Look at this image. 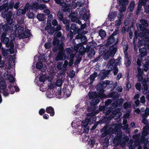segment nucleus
I'll return each instance as SVG.
<instances>
[{"mask_svg": "<svg viewBox=\"0 0 149 149\" xmlns=\"http://www.w3.org/2000/svg\"><path fill=\"white\" fill-rule=\"evenodd\" d=\"M121 124H115L112 125H110L108 127V125H106L101 130V132H103L100 136L103 138L110 133H117V136L115 137L113 141V142L116 145L120 144L122 147L125 146L126 142L128 140V137L125 136V134L122 135V132L121 131L120 128L122 127Z\"/></svg>", "mask_w": 149, "mask_h": 149, "instance_id": "f257e3e1", "label": "nucleus"}, {"mask_svg": "<svg viewBox=\"0 0 149 149\" xmlns=\"http://www.w3.org/2000/svg\"><path fill=\"white\" fill-rule=\"evenodd\" d=\"M123 102V100L122 99H120L117 101L114 102L111 105L110 109L107 108L104 111V112L105 113L106 115H107L110 114L108 118V120H110L113 118H115V119H116L122 116V113L120 112L121 110L120 109H116L113 111L112 112L111 111H112L111 109L122 105Z\"/></svg>", "mask_w": 149, "mask_h": 149, "instance_id": "f03ea898", "label": "nucleus"}, {"mask_svg": "<svg viewBox=\"0 0 149 149\" xmlns=\"http://www.w3.org/2000/svg\"><path fill=\"white\" fill-rule=\"evenodd\" d=\"M100 87H102V85L99 83L98 84L96 88L97 91L100 90V93L98 92L97 94L96 92H94L89 94V97L91 99L90 102V104L91 105H94L98 103L100 101L99 99L104 97V91L102 89H100Z\"/></svg>", "mask_w": 149, "mask_h": 149, "instance_id": "7ed1b4c3", "label": "nucleus"}, {"mask_svg": "<svg viewBox=\"0 0 149 149\" xmlns=\"http://www.w3.org/2000/svg\"><path fill=\"white\" fill-rule=\"evenodd\" d=\"M146 40L147 41L149 40V42L145 41H143L142 40H140L138 42L139 45L138 47H139L141 45H145V47L140 48L139 49V51L140 53L139 56H137V65L139 66L141 65V61L142 60V57H143L147 55V52L146 50L147 49H149V37L147 38L146 39Z\"/></svg>", "mask_w": 149, "mask_h": 149, "instance_id": "20e7f679", "label": "nucleus"}, {"mask_svg": "<svg viewBox=\"0 0 149 149\" xmlns=\"http://www.w3.org/2000/svg\"><path fill=\"white\" fill-rule=\"evenodd\" d=\"M1 40V41L3 42V43L6 44L7 47L10 48L6 51L4 48H1V52L4 56L6 57L7 56H9L10 54L14 53V45L13 42H9V39L8 37L6 38Z\"/></svg>", "mask_w": 149, "mask_h": 149, "instance_id": "39448f33", "label": "nucleus"}, {"mask_svg": "<svg viewBox=\"0 0 149 149\" xmlns=\"http://www.w3.org/2000/svg\"><path fill=\"white\" fill-rule=\"evenodd\" d=\"M121 59V57L119 56L116 60H114L113 59L110 60L107 64L108 70L110 71L113 70L114 74L116 75L118 71V69L116 67V66L117 65L120 64V61Z\"/></svg>", "mask_w": 149, "mask_h": 149, "instance_id": "423d86ee", "label": "nucleus"}, {"mask_svg": "<svg viewBox=\"0 0 149 149\" xmlns=\"http://www.w3.org/2000/svg\"><path fill=\"white\" fill-rule=\"evenodd\" d=\"M140 136V135L139 134H137L133 136V137L135 139L134 143L132 139L129 141L128 144L129 149H142L141 140L139 139Z\"/></svg>", "mask_w": 149, "mask_h": 149, "instance_id": "0eeeda50", "label": "nucleus"}, {"mask_svg": "<svg viewBox=\"0 0 149 149\" xmlns=\"http://www.w3.org/2000/svg\"><path fill=\"white\" fill-rule=\"evenodd\" d=\"M20 24L18 23L16 24L14 22L11 23H8V24H4L3 25L2 29L3 31L7 33L12 32L13 31L17 32L18 30V27H19Z\"/></svg>", "mask_w": 149, "mask_h": 149, "instance_id": "6e6552de", "label": "nucleus"}, {"mask_svg": "<svg viewBox=\"0 0 149 149\" xmlns=\"http://www.w3.org/2000/svg\"><path fill=\"white\" fill-rule=\"evenodd\" d=\"M149 131V126H146L143 128L142 132V136H141V141L142 144L143 143V149H149V141H148L147 139H145L144 137L147 135L148 134Z\"/></svg>", "mask_w": 149, "mask_h": 149, "instance_id": "1a4fd4ad", "label": "nucleus"}, {"mask_svg": "<svg viewBox=\"0 0 149 149\" xmlns=\"http://www.w3.org/2000/svg\"><path fill=\"white\" fill-rule=\"evenodd\" d=\"M141 30L143 31L145 33L141 32L138 33V32L137 31H135V36L134 39L136 38L137 39L139 37L142 39L143 41H146V42H149V40H146V39L149 37L147 36V35H149V29H147L145 27L142 28H141Z\"/></svg>", "mask_w": 149, "mask_h": 149, "instance_id": "9d476101", "label": "nucleus"}, {"mask_svg": "<svg viewBox=\"0 0 149 149\" xmlns=\"http://www.w3.org/2000/svg\"><path fill=\"white\" fill-rule=\"evenodd\" d=\"M18 28L17 33L19 36H21L23 38H26L30 37L31 34L29 30H26L23 32L24 26L22 25V24H20Z\"/></svg>", "mask_w": 149, "mask_h": 149, "instance_id": "9b49d317", "label": "nucleus"}, {"mask_svg": "<svg viewBox=\"0 0 149 149\" xmlns=\"http://www.w3.org/2000/svg\"><path fill=\"white\" fill-rule=\"evenodd\" d=\"M116 50L117 46L116 45H112L110 46L107 52L104 55V59L107 60L109 56L113 57L116 52Z\"/></svg>", "mask_w": 149, "mask_h": 149, "instance_id": "f8f14e48", "label": "nucleus"}, {"mask_svg": "<svg viewBox=\"0 0 149 149\" xmlns=\"http://www.w3.org/2000/svg\"><path fill=\"white\" fill-rule=\"evenodd\" d=\"M74 49H73V52L74 49L76 51H77L81 55H82L86 52L88 51L87 47H86V49L83 46V44L82 43H79L77 45H75L74 47Z\"/></svg>", "mask_w": 149, "mask_h": 149, "instance_id": "ddd939ff", "label": "nucleus"}, {"mask_svg": "<svg viewBox=\"0 0 149 149\" xmlns=\"http://www.w3.org/2000/svg\"><path fill=\"white\" fill-rule=\"evenodd\" d=\"M6 11H3L1 14V16L4 18L6 19L8 23H11L13 22V19L11 18L13 15L12 12L10 11L7 12Z\"/></svg>", "mask_w": 149, "mask_h": 149, "instance_id": "4468645a", "label": "nucleus"}, {"mask_svg": "<svg viewBox=\"0 0 149 149\" xmlns=\"http://www.w3.org/2000/svg\"><path fill=\"white\" fill-rule=\"evenodd\" d=\"M73 49L72 48H68L66 49V53L68 55H70V62L69 63V65L71 66L73 64L74 58L75 57L74 54L73 53Z\"/></svg>", "mask_w": 149, "mask_h": 149, "instance_id": "2eb2a0df", "label": "nucleus"}, {"mask_svg": "<svg viewBox=\"0 0 149 149\" xmlns=\"http://www.w3.org/2000/svg\"><path fill=\"white\" fill-rule=\"evenodd\" d=\"M59 40L55 37L54 38L53 41V45L54 46L53 49V50L56 51L57 49H59L63 48V44H59Z\"/></svg>", "mask_w": 149, "mask_h": 149, "instance_id": "dca6fc26", "label": "nucleus"}, {"mask_svg": "<svg viewBox=\"0 0 149 149\" xmlns=\"http://www.w3.org/2000/svg\"><path fill=\"white\" fill-rule=\"evenodd\" d=\"M35 3H34L31 4H30L29 3H26L24 8L26 11L27 12H29L36 11V8L35 6Z\"/></svg>", "mask_w": 149, "mask_h": 149, "instance_id": "f3484780", "label": "nucleus"}, {"mask_svg": "<svg viewBox=\"0 0 149 149\" xmlns=\"http://www.w3.org/2000/svg\"><path fill=\"white\" fill-rule=\"evenodd\" d=\"M59 49L60 51L57 55L56 58V60L57 61L59 60H64L66 57V54L63 52V48Z\"/></svg>", "mask_w": 149, "mask_h": 149, "instance_id": "a211bd4d", "label": "nucleus"}, {"mask_svg": "<svg viewBox=\"0 0 149 149\" xmlns=\"http://www.w3.org/2000/svg\"><path fill=\"white\" fill-rule=\"evenodd\" d=\"M116 42L113 36H110L107 39V43L106 44V46H109L114 42H115L114 44H116L118 42V39H116Z\"/></svg>", "mask_w": 149, "mask_h": 149, "instance_id": "6ab92c4d", "label": "nucleus"}, {"mask_svg": "<svg viewBox=\"0 0 149 149\" xmlns=\"http://www.w3.org/2000/svg\"><path fill=\"white\" fill-rule=\"evenodd\" d=\"M76 39H80L81 40L83 44H86V42L87 41L86 37L84 36L82 34H78L75 37Z\"/></svg>", "mask_w": 149, "mask_h": 149, "instance_id": "aec40b11", "label": "nucleus"}, {"mask_svg": "<svg viewBox=\"0 0 149 149\" xmlns=\"http://www.w3.org/2000/svg\"><path fill=\"white\" fill-rule=\"evenodd\" d=\"M103 84H104L109 85L113 89H114L117 85V83L116 82L113 83L112 81L106 80L103 82Z\"/></svg>", "mask_w": 149, "mask_h": 149, "instance_id": "412c9836", "label": "nucleus"}, {"mask_svg": "<svg viewBox=\"0 0 149 149\" xmlns=\"http://www.w3.org/2000/svg\"><path fill=\"white\" fill-rule=\"evenodd\" d=\"M63 92L64 95H66L67 97H69L70 95L72 90L70 87H68L67 86V88L65 87V88H64L63 89Z\"/></svg>", "mask_w": 149, "mask_h": 149, "instance_id": "4be33fe9", "label": "nucleus"}, {"mask_svg": "<svg viewBox=\"0 0 149 149\" xmlns=\"http://www.w3.org/2000/svg\"><path fill=\"white\" fill-rule=\"evenodd\" d=\"M61 5L62 6L61 9L64 12L68 11L69 13L71 12V9L70 8L69 6L65 3H62Z\"/></svg>", "mask_w": 149, "mask_h": 149, "instance_id": "5701e85b", "label": "nucleus"}, {"mask_svg": "<svg viewBox=\"0 0 149 149\" xmlns=\"http://www.w3.org/2000/svg\"><path fill=\"white\" fill-rule=\"evenodd\" d=\"M63 83V81L62 80L60 79H58L56 82V86L59 87L58 88V90L57 92V93L58 95H60L61 93V88H59V87L62 85Z\"/></svg>", "mask_w": 149, "mask_h": 149, "instance_id": "b1692460", "label": "nucleus"}, {"mask_svg": "<svg viewBox=\"0 0 149 149\" xmlns=\"http://www.w3.org/2000/svg\"><path fill=\"white\" fill-rule=\"evenodd\" d=\"M117 15V12L114 11L110 13L108 15V19L110 21H113Z\"/></svg>", "mask_w": 149, "mask_h": 149, "instance_id": "393cba45", "label": "nucleus"}, {"mask_svg": "<svg viewBox=\"0 0 149 149\" xmlns=\"http://www.w3.org/2000/svg\"><path fill=\"white\" fill-rule=\"evenodd\" d=\"M36 66L37 69H41L42 68L41 70L42 72L45 71L46 69V65H43L41 62H38L36 63Z\"/></svg>", "mask_w": 149, "mask_h": 149, "instance_id": "a878e982", "label": "nucleus"}, {"mask_svg": "<svg viewBox=\"0 0 149 149\" xmlns=\"http://www.w3.org/2000/svg\"><path fill=\"white\" fill-rule=\"evenodd\" d=\"M138 73L137 75V77L139 80V81H141L143 80V78L142 77V75L143 74V71L141 70V69L138 67Z\"/></svg>", "mask_w": 149, "mask_h": 149, "instance_id": "bb28decb", "label": "nucleus"}, {"mask_svg": "<svg viewBox=\"0 0 149 149\" xmlns=\"http://www.w3.org/2000/svg\"><path fill=\"white\" fill-rule=\"evenodd\" d=\"M93 113H90L88 114V118L90 120V122L91 124L94 123L96 120V117L95 116H92Z\"/></svg>", "mask_w": 149, "mask_h": 149, "instance_id": "cd10ccee", "label": "nucleus"}, {"mask_svg": "<svg viewBox=\"0 0 149 149\" xmlns=\"http://www.w3.org/2000/svg\"><path fill=\"white\" fill-rule=\"evenodd\" d=\"M46 112L49 113L50 116H53L54 114V109L51 107H47L46 109Z\"/></svg>", "mask_w": 149, "mask_h": 149, "instance_id": "c85d7f7f", "label": "nucleus"}, {"mask_svg": "<svg viewBox=\"0 0 149 149\" xmlns=\"http://www.w3.org/2000/svg\"><path fill=\"white\" fill-rule=\"evenodd\" d=\"M36 4L35 6L36 8V10L39 9L41 10H42L47 8L46 6L44 4H40L39 5L37 3H35Z\"/></svg>", "mask_w": 149, "mask_h": 149, "instance_id": "c756f323", "label": "nucleus"}, {"mask_svg": "<svg viewBox=\"0 0 149 149\" xmlns=\"http://www.w3.org/2000/svg\"><path fill=\"white\" fill-rule=\"evenodd\" d=\"M9 88L10 89L11 91V94H13L15 92V89L16 91H19V88L15 86H13L12 85H10V86H9Z\"/></svg>", "mask_w": 149, "mask_h": 149, "instance_id": "7c9ffc66", "label": "nucleus"}, {"mask_svg": "<svg viewBox=\"0 0 149 149\" xmlns=\"http://www.w3.org/2000/svg\"><path fill=\"white\" fill-rule=\"evenodd\" d=\"M76 121L75 120H74L72 122L71 124L72 127H76L77 126L78 130H79L80 131H82V129H83V126L82 125H77V124H76Z\"/></svg>", "mask_w": 149, "mask_h": 149, "instance_id": "2f4dec72", "label": "nucleus"}, {"mask_svg": "<svg viewBox=\"0 0 149 149\" xmlns=\"http://www.w3.org/2000/svg\"><path fill=\"white\" fill-rule=\"evenodd\" d=\"M149 67V61L146 60L145 61L143 65V70L145 72H147L148 70Z\"/></svg>", "mask_w": 149, "mask_h": 149, "instance_id": "473e14b6", "label": "nucleus"}, {"mask_svg": "<svg viewBox=\"0 0 149 149\" xmlns=\"http://www.w3.org/2000/svg\"><path fill=\"white\" fill-rule=\"evenodd\" d=\"M88 56L90 58H91L93 56H94L95 54V52L94 49H91L89 50H88Z\"/></svg>", "mask_w": 149, "mask_h": 149, "instance_id": "72a5a7b5", "label": "nucleus"}, {"mask_svg": "<svg viewBox=\"0 0 149 149\" xmlns=\"http://www.w3.org/2000/svg\"><path fill=\"white\" fill-rule=\"evenodd\" d=\"M76 24H72L71 26V29L75 33H77L79 32V29L76 27Z\"/></svg>", "mask_w": 149, "mask_h": 149, "instance_id": "f704fd0d", "label": "nucleus"}, {"mask_svg": "<svg viewBox=\"0 0 149 149\" xmlns=\"http://www.w3.org/2000/svg\"><path fill=\"white\" fill-rule=\"evenodd\" d=\"M118 93L117 92H112L108 95L109 97L115 98L116 99L118 98Z\"/></svg>", "mask_w": 149, "mask_h": 149, "instance_id": "c9c22d12", "label": "nucleus"}, {"mask_svg": "<svg viewBox=\"0 0 149 149\" xmlns=\"http://www.w3.org/2000/svg\"><path fill=\"white\" fill-rule=\"evenodd\" d=\"M68 64V62L67 61H64V63L63 64V72H61V71L60 72L61 74H63L64 72L67 69V65Z\"/></svg>", "mask_w": 149, "mask_h": 149, "instance_id": "e433bc0d", "label": "nucleus"}, {"mask_svg": "<svg viewBox=\"0 0 149 149\" xmlns=\"http://www.w3.org/2000/svg\"><path fill=\"white\" fill-rule=\"evenodd\" d=\"M46 95L47 97L49 98H52L53 97V93L52 90L48 89L46 93Z\"/></svg>", "mask_w": 149, "mask_h": 149, "instance_id": "4c0bfd02", "label": "nucleus"}, {"mask_svg": "<svg viewBox=\"0 0 149 149\" xmlns=\"http://www.w3.org/2000/svg\"><path fill=\"white\" fill-rule=\"evenodd\" d=\"M90 120L88 118H87L82 122V125L84 128L86 126H88V125L90 123Z\"/></svg>", "mask_w": 149, "mask_h": 149, "instance_id": "58836bf2", "label": "nucleus"}, {"mask_svg": "<svg viewBox=\"0 0 149 149\" xmlns=\"http://www.w3.org/2000/svg\"><path fill=\"white\" fill-rule=\"evenodd\" d=\"M97 76V74L96 72H94L93 74L90 75L89 78L91 81L89 84H92L94 81L95 77Z\"/></svg>", "mask_w": 149, "mask_h": 149, "instance_id": "ea45409f", "label": "nucleus"}, {"mask_svg": "<svg viewBox=\"0 0 149 149\" xmlns=\"http://www.w3.org/2000/svg\"><path fill=\"white\" fill-rule=\"evenodd\" d=\"M134 4L135 3L134 1H132L131 3L127 9L128 12L132 11H133L134 7Z\"/></svg>", "mask_w": 149, "mask_h": 149, "instance_id": "a19ab883", "label": "nucleus"}, {"mask_svg": "<svg viewBox=\"0 0 149 149\" xmlns=\"http://www.w3.org/2000/svg\"><path fill=\"white\" fill-rule=\"evenodd\" d=\"M99 35L100 36L101 38L102 39L105 37L106 36V32L104 30H100L98 32Z\"/></svg>", "mask_w": 149, "mask_h": 149, "instance_id": "79ce46f5", "label": "nucleus"}, {"mask_svg": "<svg viewBox=\"0 0 149 149\" xmlns=\"http://www.w3.org/2000/svg\"><path fill=\"white\" fill-rule=\"evenodd\" d=\"M26 10L25 9L23 10L22 9H19V10H18L17 13V15L19 16L22 14H24L26 13Z\"/></svg>", "mask_w": 149, "mask_h": 149, "instance_id": "37998d69", "label": "nucleus"}, {"mask_svg": "<svg viewBox=\"0 0 149 149\" xmlns=\"http://www.w3.org/2000/svg\"><path fill=\"white\" fill-rule=\"evenodd\" d=\"M131 59L130 58H128L125 59V66L126 67H128L130 65L131 63Z\"/></svg>", "mask_w": 149, "mask_h": 149, "instance_id": "c03bdc74", "label": "nucleus"}, {"mask_svg": "<svg viewBox=\"0 0 149 149\" xmlns=\"http://www.w3.org/2000/svg\"><path fill=\"white\" fill-rule=\"evenodd\" d=\"M119 3L120 5H126L128 4V0H119Z\"/></svg>", "mask_w": 149, "mask_h": 149, "instance_id": "a18cd8bd", "label": "nucleus"}, {"mask_svg": "<svg viewBox=\"0 0 149 149\" xmlns=\"http://www.w3.org/2000/svg\"><path fill=\"white\" fill-rule=\"evenodd\" d=\"M143 84L144 87V91H143V93L144 94H145L148 92V86L146 84V81L143 82Z\"/></svg>", "mask_w": 149, "mask_h": 149, "instance_id": "49530a36", "label": "nucleus"}, {"mask_svg": "<svg viewBox=\"0 0 149 149\" xmlns=\"http://www.w3.org/2000/svg\"><path fill=\"white\" fill-rule=\"evenodd\" d=\"M37 17L40 21H42L44 19V15L43 14H39L37 15Z\"/></svg>", "mask_w": 149, "mask_h": 149, "instance_id": "de8ad7c7", "label": "nucleus"}, {"mask_svg": "<svg viewBox=\"0 0 149 149\" xmlns=\"http://www.w3.org/2000/svg\"><path fill=\"white\" fill-rule=\"evenodd\" d=\"M63 62H58L57 65V68L59 70H62L63 71Z\"/></svg>", "mask_w": 149, "mask_h": 149, "instance_id": "09e8293b", "label": "nucleus"}, {"mask_svg": "<svg viewBox=\"0 0 149 149\" xmlns=\"http://www.w3.org/2000/svg\"><path fill=\"white\" fill-rule=\"evenodd\" d=\"M46 79V77L45 75L44 74L41 75L39 78V80L40 82H43Z\"/></svg>", "mask_w": 149, "mask_h": 149, "instance_id": "8fccbe9b", "label": "nucleus"}, {"mask_svg": "<svg viewBox=\"0 0 149 149\" xmlns=\"http://www.w3.org/2000/svg\"><path fill=\"white\" fill-rule=\"evenodd\" d=\"M6 86V83L3 81H1L0 82V88L1 89H4Z\"/></svg>", "mask_w": 149, "mask_h": 149, "instance_id": "3c124183", "label": "nucleus"}, {"mask_svg": "<svg viewBox=\"0 0 149 149\" xmlns=\"http://www.w3.org/2000/svg\"><path fill=\"white\" fill-rule=\"evenodd\" d=\"M148 115H149V109L146 108L145 111V114H143L142 116L143 118H146Z\"/></svg>", "mask_w": 149, "mask_h": 149, "instance_id": "603ef678", "label": "nucleus"}, {"mask_svg": "<svg viewBox=\"0 0 149 149\" xmlns=\"http://www.w3.org/2000/svg\"><path fill=\"white\" fill-rule=\"evenodd\" d=\"M33 12H27V15L29 18L30 19L33 18L34 17V14Z\"/></svg>", "mask_w": 149, "mask_h": 149, "instance_id": "864d4df0", "label": "nucleus"}, {"mask_svg": "<svg viewBox=\"0 0 149 149\" xmlns=\"http://www.w3.org/2000/svg\"><path fill=\"white\" fill-rule=\"evenodd\" d=\"M131 105V103L129 102H125L123 105L125 109H127L130 107Z\"/></svg>", "mask_w": 149, "mask_h": 149, "instance_id": "5fc2aeb1", "label": "nucleus"}, {"mask_svg": "<svg viewBox=\"0 0 149 149\" xmlns=\"http://www.w3.org/2000/svg\"><path fill=\"white\" fill-rule=\"evenodd\" d=\"M8 79L10 83L12 84L15 81L14 78L12 75H9L8 76Z\"/></svg>", "mask_w": 149, "mask_h": 149, "instance_id": "6e6d98bb", "label": "nucleus"}, {"mask_svg": "<svg viewBox=\"0 0 149 149\" xmlns=\"http://www.w3.org/2000/svg\"><path fill=\"white\" fill-rule=\"evenodd\" d=\"M109 144V140L108 138H105L103 142L104 146L105 147H107Z\"/></svg>", "mask_w": 149, "mask_h": 149, "instance_id": "4d7b16f0", "label": "nucleus"}, {"mask_svg": "<svg viewBox=\"0 0 149 149\" xmlns=\"http://www.w3.org/2000/svg\"><path fill=\"white\" fill-rule=\"evenodd\" d=\"M86 11V10L84 7L82 8L79 9V13L81 15H83L85 14Z\"/></svg>", "mask_w": 149, "mask_h": 149, "instance_id": "13d9d810", "label": "nucleus"}, {"mask_svg": "<svg viewBox=\"0 0 149 149\" xmlns=\"http://www.w3.org/2000/svg\"><path fill=\"white\" fill-rule=\"evenodd\" d=\"M140 22L142 24L144 25L145 26H148V24L147 21L144 19H141Z\"/></svg>", "mask_w": 149, "mask_h": 149, "instance_id": "bf43d9fd", "label": "nucleus"}, {"mask_svg": "<svg viewBox=\"0 0 149 149\" xmlns=\"http://www.w3.org/2000/svg\"><path fill=\"white\" fill-rule=\"evenodd\" d=\"M57 16L60 20H62L63 16L62 12H58L57 14Z\"/></svg>", "mask_w": 149, "mask_h": 149, "instance_id": "052dcab7", "label": "nucleus"}, {"mask_svg": "<svg viewBox=\"0 0 149 149\" xmlns=\"http://www.w3.org/2000/svg\"><path fill=\"white\" fill-rule=\"evenodd\" d=\"M43 84H44V83H43L42 85H41L40 87V90L42 92H44L45 91L46 89V86H44L43 85Z\"/></svg>", "mask_w": 149, "mask_h": 149, "instance_id": "680f3d73", "label": "nucleus"}, {"mask_svg": "<svg viewBox=\"0 0 149 149\" xmlns=\"http://www.w3.org/2000/svg\"><path fill=\"white\" fill-rule=\"evenodd\" d=\"M84 2L81 1H77L76 3V5L78 6H81L84 4Z\"/></svg>", "mask_w": 149, "mask_h": 149, "instance_id": "e2e57ef3", "label": "nucleus"}, {"mask_svg": "<svg viewBox=\"0 0 149 149\" xmlns=\"http://www.w3.org/2000/svg\"><path fill=\"white\" fill-rule=\"evenodd\" d=\"M39 59L40 61L44 62L46 61L47 59L45 56L42 55L39 57Z\"/></svg>", "mask_w": 149, "mask_h": 149, "instance_id": "0e129e2a", "label": "nucleus"}, {"mask_svg": "<svg viewBox=\"0 0 149 149\" xmlns=\"http://www.w3.org/2000/svg\"><path fill=\"white\" fill-rule=\"evenodd\" d=\"M125 6V5L121 6H122L119 9V11L122 12L125 11L126 9V7Z\"/></svg>", "mask_w": 149, "mask_h": 149, "instance_id": "69168bd1", "label": "nucleus"}, {"mask_svg": "<svg viewBox=\"0 0 149 149\" xmlns=\"http://www.w3.org/2000/svg\"><path fill=\"white\" fill-rule=\"evenodd\" d=\"M52 44L50 42H47L45 44L44 46L46 49H49L50 48Z\"/></svg>", "mask_w": 149, "mask_h": 149, "instance_id": "338daca9", "label": "nucleus"}, {"mask_svg": "<svg viewBox=\"0 0 149 149\" xmlns=\"http://www.w3.org/2000/svg\"><path fill=\"white\" fill-rule=\"evenodd\" d=\"M121 23V21L120 19H118L115 22V25L116 26H119Z\"/></svg>", "mask_w": 149, "mask_h": 149, "instance_id": "774afa93", "label": "nucleus"}]
</instances>
